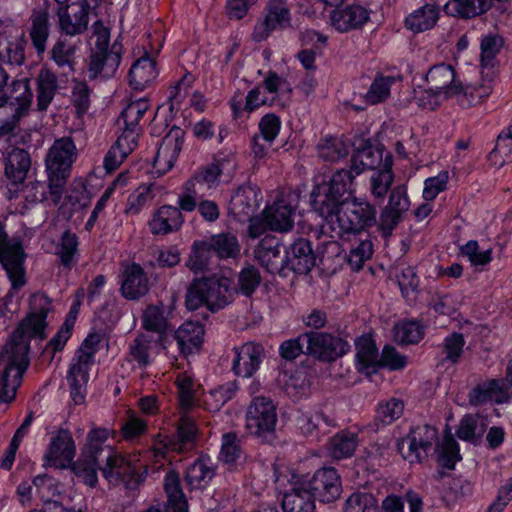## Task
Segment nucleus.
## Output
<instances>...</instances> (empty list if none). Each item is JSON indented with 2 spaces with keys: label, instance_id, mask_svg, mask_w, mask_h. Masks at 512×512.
Segmentation results:
<instances>
[{
  "label": "nucleus",
  "instance_id": "obj_14",
  "mask_svg": "<svg viewBox=\"0 0 512 512\" xmlns=\"http://www.w3.org/2000/svg\"><path fill=\"white\" fill-rule=\"evenodd\" d=\"M437 439V430L428 425L413 428L409 435L398 444V449L405 460L419 463L426 458L428 450Z\"/></svg>",
  "mask_w": 512,
  "mask_h": 512
},
{
  "label": "nucleus",
  "instance_id": "obj_30",
  "mask_svg": "<svg viewBox=\"0 0 512 512\" xmlns=\"http://www.w3.org/2000/svg\"><path fill=\"white\" fill-rule=\"evenodd\" d=\"M121 55L116 45L112 46V51L91 53L88 66V75L91 79L111 78L120 65Z\"/></svg>",
  "mask_w": 512,
  "mask_h": 512
},
{
  "label": "nucleus",
  "instance_id": "obj_62",
  "mask_svg": "<svg viewBox=\"0 0 512 512\" xmlns=\"http://www.w3.org/2000/svg\"><path fill=\"white\" fill-rule=\"evenodd\" d=\"M437 461L448 469L454 468L455 464L460 461L459 445L451 435H446L442 442L437 446Z\"/></svg>",
  "mask_w": 512,
  "mask_h": 512
},
{
  "label": "nucleus",
  "instance_id": "obj_29",
  "mask_svg": "<svg viewBox=\"0 0 512 512\" xmlns=\"http://www.w3.org/2000/svg\"><path fill=\"white\" fill-rule=\"evenodd\" d=\"M197 433V427L189 417H182L178 426V442H173L165 437L154 448L156 462L160 463V459H165L168 451H182L185 445L190 444Z\"/></svg>",
  "mask_w": 512,
  "mask_h": 512
},
{
  "label": "nucleus",
  "instance_id": "obj_46",
  "mask_svg": "<svg viewBox=\"0 0 512 512\" xmlns=\"http://www.w3.org/2000/svg\"><path fill=\"white\" fill-rule=\"evenodd\" d=\"M165 491L167 494L166 512H188V504L183 494L178 475L170 471L165 477Z\"/></svg>",
  "mask_w": 512,
  "mask_h": 512
},
{
  "label": "nucleus",
  "instance_id": "obj_3",
  "mask_svg": "<svg viewBox=\"0 0 512 512\" xmlns=\"http://www.w3.org/2000/svg\"><path fill=\"white\" fill-rule=\"evenodd\" d=\"M429 85L449 98H454L463 108H470L485 101L493 92V74L489 72L484 82L464 85L450 64H437L426 73Z\"/></svg>",
  "mask_w": 512,
  "mask_h": 512
},
{
  "label": "nucleus",
  "instance_id": "obj_45",
  "mask_svg": "<svg viewBox=\"0 0 512 512\" xmlns=\"http://www.w3.org/2000/svg\"><path fill=\"white\" fill-rule=\"evenodd\" d=\"M214 475L209 459L199 458L186 471L185 480L191 489L205 488Z\"/></svg>",
  "mask_w": 512,
  "mask_h": 512
},
{
  "label": "nucleus",
  "instance_id": "obj_54",
  "mask_svg": "<svg viewBox=\"0 0 512 512\" xmlns=\"http://www.w3.org/2000/svg\"><path fill=\"white\" fill-rule=\"evenodd\" d=\"M84 298V291L78 290L76 293L75 302L72 304L70 309V317L65 321V323L61 326L57 334L50 340L49 347L53 349V351H60L64 348L66 342L71 337L72 329L74 325L75 315L78 312V308L80 305L81 299Z\"/></svg>",
  "mask_w": 512,
  "mask_h": 512
},
{
  "label": "nucleus",
  "instance_id": "obj_32",
  "mask_svg": "<svg viewBox=\"0 0 512 512\" xmlns=\"http://www.w3.org/2000/svg\"><path fill=\"white\" fill-rule=\"evenodd\" d=\"M355 347L356 369L365 375L376 372L380 366V358L373 338L370 335H363L356 340Z\"/></svg>",
  "mask_w": 512,
  "mask_h": 512
},
{
  "label": "nucleus",
  "instance_id": "obj_59",
  "mask_svg": "<svg viewBox=\"0 0 512 512\" xmlns=\"http://www.w3.org/2000/svg\"><path fill=\"white\" fill-rule=\"evenodd\" d=\"M343 512H378V502L373 494L357 491L344 502Z\"/></svg>",
  "mask_w": 512,
  "mask_h": 512
},
{
  "label": "nucleus",
  "instance_id": "obj_63",
  "mask_svg": "<svg viewBox=\"0 0 512 512\" xmlns=\"http://www.w3.org/2000/svg\"><path fill=\"white\" fill-rule=\"evenodd\" d=\"M284 390L292 398H301L308 394L310 382L303 371H296L290 375L283 373Z\"/></svg>",
  "mask_w": 512,
  "mask_h": 512
},
{
  "label": "nucleus",
  "instance_id": "obj_56",
  "mask_svg": "<svg viewBox=\"0 0 512 512\" xmlns=\"http://www.w3.org/2000/svg\"><path fill=\"white\" fill-rule=\"evenodd\" d=\"M324 425H329V421L317 410L301 411L297 418V427L306 436H317Z\"/></svg>",
  "mask_w": 512,
  "mask_h": 512
},
{
  "label": "nucleus",
  "instance_id": "obj_40",
  "mask_svg": "<svg viewBox=\"0 0 512 512\" xmlns=\"http://www.w3.org/2000/svg\"><path fill=\"white\" fill-rule=\"evenodd\" d=\"M439 14L440 10L437 5L426 3L406 17L405 26L413 33L425 32L436 25Z\"/></svg>",
  "mask_w": 512,
  "mask_h": 512
},
{
  "label": "nucleus",
  "instance_id": "obj_50",
  "mask_svg": "<svg viewBox=\"0 0 512 512\" xmlns=\"http://www.w3.org/2000/svg\"><path fill=\"white\" fill-rule=\"evenodd\" d=\"M29 34L36 51L43 53L49 36L48 15L45 11L33 12Z\"/></svg>",
  "mask_w": 512,
  "mask_h": 512
},
{
  "label": "nucleus",
  "instance_id": "obj_48",
  "mask_svg": "<svg viewBox=\"0 0 512 512\" xmlns=\"http://www.w3.org/2000/svg\"><path fill=\"white\" fill-rule=\"evenodd\" d=\"M209 246L219 258H236L240 253V244L235 235L222 233L207 239Z\"/></svg>",
  "mask_w": 512,
  "mask_h": 512
},
{
  "label": "nucleus",
  "instance_id": "obj_19",
  "mask_svg": "<svg viewBox=\"0 0 512 512\" xmlns=\"http://www.w3.org/2000/svg\"><path fill=\"white\" fill-rule=\"evenodd\" d=\"M76 452L75 442L70 432L59 431L52 437L45 453V461L48 466L55 468H68L72 465Z\"/></svg>",
  "mask_w": 512,
  "mask_h": 512
},
{
  "label": "nucleus",
  "instance_id": "obj_1",
  "mask_svg": "<svg viewBox=\"0 0 512 512\" xmlns=\"http://www.w3.org/2000/svg\"><path fill=\"white\" fill-rule=\"evenodd\" d=\"M353 176L345 170L317 183L311 198L314 212L322 218L321 231L330 238L355 235L376 222V208L367 200L352 197Z\"/></svg>",
  "mask_w": 512,
  "mask_h": 512
},
{
  "label": "nucleus",
  "instance_id": "obj_10",
  "mask_svg": "<svg viewBox=\"0 0 512 512\" xmlns=\"http://www.w3.org/2000/svg\"><path fill=\"white\" fill-rule=\"evenodd\" d=\"M237 168L234 153L218 155L212 164L198 171L190 180V186L201 191L203 195L216 189L222 183H228Z\"/></svg>",
  "mask_w": 512,
  "mask_h": 512
},
{
  "label": "nucleus",
  "instance_id": "obj_26",
  "mask_svg": "<svg viewBox=\"0 0 512 512\" xmlns=\"http://www.w3.org/2000/svg\"><path fill=\"white\" fill-rule=\"evenodd\" d=\"M149 290V280L140 265L132 263L124 266L121 275V294L128 300L144 296Z\"/></svg>",
  "mask_w": 512,
  "mask_h": 512
},
{
  "label": "nucleus",
  "instance_id": "obj_4",
  "mask_svg": "<svg viewBox=\"0 0 512 512\" xmlns=\"http://www.w3.org/2000/svg\"><path fill=\"white\" fill-rule=\"evenodd\" d=\"M236 292L231 278L213 275L195 279L187 290L185 302L189 310L205 306L215 312L230 304Z\"/></svg>",
  "mask_w": 512,
  "mask_h": 512
},
{
  "label": "nucleus",
  "instance_id": "obj_5",
  "mask_svg": "<svg viewBox=\"0 0 512 512\" xmlns=\"http://www.w3.org/2000/svg\"><path fill=\"white\" fill-rule=\"evenodd\" d=\"M77 154L73 141L63 137L54 141L45 158V172L49 193L54 203H58L63 195L71 167Z\"/></svg>",
  "mask_w": 512,
  "mask_h": 512
},
{
  "label": "nucleus",
  "instance_id": "obj_39",
  "mask_svg": "<svg viewBox=\"0 0 512 512\" xmlns=\"http://www.w3.org/2000/svg\"><path fill=\"white\" fill-rule=\"evenodd\" d=\"M383 162V149L366 144L357 149L351 158V171H348L353 178L365 170L379 168Z\"/></svg>",
  "mask_w": 512,
  "mask_h": 512
},
{
  "label": "nucleus",
  "instance_id": "obj_20",
  "mask_svg": "<svg viewBox=\"0 0 512 512\" xmlns=\"http://www.w3.org/2000/svg\"><path fill=\"white\" fill-rule=\"evenodd\" d=\"M162 349V336L141 334L129 345L127 359L134 366L143 369L153 362Z\"/></svg>",
  "mask_w": 512,
  "mask_h": 512
},
{
  "label": "nucleus",
  "instance_id": "obj_8",
  "mask_svg": "<svg viewBox=\"0 0 512 512\" xmlns=\"http://www.w3.org/2000/svg\"><path fill=\"white\" fill-rule=\"evenodd\" d=\"M112 434V431L107 428H95L89 431L81 456L73 465L75 475L90 487H94L98 482V455L104 451V443Z\"/></svg>",
  "mask_w": 512,
  "mask_h": 512
},
{
  "label": "nucleus",
  "instance_id": "obj_9",
  "mask_svg": "<svg viewBox=\"0 0 512 512\" xmlns=\"http://www.w3.org/2000/svg\"><path fill=\"white\" fill-rule=\"evenodd\" d=\"M25 259L22 244L7 237L0 221V263L6 271L12 290H17L26 283Z\"/></svg>",
  "mask_w": 512,
  "mask_h": 512
},
{
  "label": "nucleus",
  "instance_id": "obj_6",
  "mask_svg": "<svg viewBox=\"0 0 512 512\" xmlns=\"http://www.w3.org/2000/svg\"><path fill=\"white\" fill-rule=\"evenodd\" d=\"M290 93L291 88L283 78L275 73H269L261 85L249 91L244 105L233 100L231 109L236 116H239L243 111L251 113L263 105H283Z\"/></svg>",
  "mask_w": 512,
  "mask_h": 512
},
{
  "label": "nucleus",
  "instance_id": "obj_55",
  "mask_svg": "<svg viewBox=\"0 0 512 512\" xmlns=\"http://www.w3.org/2000/svg\"><path fill=\"white\" fill-rule=\"evenodd\" d=\"M57 88L56 76L47 69H41L38 76V108L45 110L54 98Z\"/></svg>",
  "mask_w": 512,
  "mask_h": 512
},
{
  "label": "nucleus",
  "instance_id": "obj_53",
  "mask_svg": "<svg viewBox=\"0 0 512 512\" xmlns=\"http://www.w3.org/2000/svg\"><path fill=\"white\" fill-rule=\"evenodd\" d=\"M488 161L495 168H500L512 162V134L510 130L503 131L498 136L495 148L488 155Z\"/></svg>",
  "mask_w": 512,
  "mask_h": 512
},
{
  "label": "nucleus",
  "instance_id": "obj_13",
  "mask_svg": "<svg viewBox=\"0 0 512 512\" xmlns=\"http://www.w3.org/2000/svg\"><path fill=\"white\" fill-rule=\"evenodd\" d=\"M301 340L306 343L305 353L318 359L332 361L349 351L347 341L339 337L321 332H309L301 335Z\"/></svg>",
  "mask_w": 512,
  "mask_h": 512
},
{
  "label": "nucleus",
  "instance_id": "obj_21",
  "mask_svg": "<svg viewBox=\"0 0 512 512\" xmlns=\"http://www.w3.org/2000/svg\"><path fill=\"white\" fill-rule=\"evenodd\" d=\"M261 201V191L256 186H242L231 197L229 214L239 221L250 220Z\"/></svg>",
  "mask_w": 512,
  "mask_h": 512
},
{
  "label": "nucleus",
  "instance_id": "obj_36",
  "mask_svg": "<svg viewBox=\"0 0 512 512\" xmlns=\"http://www.w3.org/2000/svg\"><path fill=\"white\" fill-rule=\"evenodd\" d=\"M284 264L297 273H308L315 265L310 243L303 239L294 242L284 256Z\"/></svg>",
  "mask_w": 512,
  "mask_h": 512
},
{
  "label": "nucleus",
  "instance_id": "obj_44",
  "mask_svg": "<svg viewBox=\"0 0 512 512\" xmlns=\"http://www.w3.org/2000/svg\"><path fill=\"white\" fill-rule=\"evenodd\" d=\"M491 0H449L444 5L447 14L462 18H472L486 12Z\"/></svg>",
  "mask_w": 512,
  "mask_h": 512
},
{
  "label": "nucleus",
  "instance_id": "obj_22",
  "mask_svg": "<svg viewBox=\"0 0 512 512\" xmlns=\"http://www.w3.org/2000/svg\"><path fill=\"white\" fill-rule=\"evenodd\" d=\"M93 363V361L89 360L88 356H80L78 354L72 359L67 372V381L75 404H81L85 399L89 372Z\"/></svg>",
  "mask_w": 512,
  "mask_h": 512
},
{
  "label": "nucleus",
  "instance_id": "obj_51",
  "mask_svg": "<svg viewBox=\"0 0 512 512\" xmlns=\"http://www.w3.org/2000/svg\"><path fill=\"white\" fill-rule=\"evenodd\" d=\"M58 17L61 29L69 35L81 33L88 25V16L84 9L71 13L68 7H61Z\"/></svg>",
  "mask_w": 512,
  "mask_h": 512
},
{
  "label": "nucleus",
  "instance_id": "obj_64",
  "mask_svg": "<svg viewBox=\"0 0 512 512\" xmlns=\"http://www.w3.org/2000/svg\"><path fill=\"white\" fill-rule=\"evenodd\" d=\"M423 334V327L416 321H403L394 326V338L401 344L417 343Z\"/></svg>",
  "mask_w": 512,
  "mask_h": 512
},
{
  "label": "nucleus",
  "instance_id": "obj_41",
  "mask_svg": "<svg viewBox=\"0 0 512 512\" xmlns=\"http://www.w3.org/2000/svg\"><path fill=\"white\" fill-rule=\"evenodd\" d=\"M254 256L262 266L271 272L284 264V257L281 256V245L272 236H266L260 241L254 250Z\"/></svg>",
  "mask_w": 512,
  "mask_h": 512
},
{
  "label": "nucleus",
  "instance_id": "obj_17",
  "mask_svg": "<svg viewBox=\"0 0 512 512\" xmlns=\"http://www.w3.org/2000/svg\"><path fill=\"white\" fill-rule=\"evenodd\" d=\"M183 143L184 131L179 127H172L163 138L154 158L155 173L163 175L173 168Z\"/></svg>",
  "mask_w": 512,
  "mask_h": 512
},
{
  "label": "nucleus",
  "instance_id": "obj_23",
  "mask_svg": "<svg viewBox=\"0 0 512 512\" xmlns=\"http://www.w3.org/2000/svg\"><path fill=\"white\" fill-rule=\"evenodd\" d=\"M289 482L290 490L283 495V512H314V500L304 486L303 476L293 474Z\"/></svg>",
  "mask_w": 512,
  "mask_h": 512
},
{
  "label": "nucleus",
  "instance_id": "obj_27",
  "mask_svg": "<svg viewBox=\"0 0 512 512\" xmlns=\"http://www.w3.org/2000/svg\"><path fill=\"white\" fill-rule=\"evenodd\" d=\"M184 222L181 211L171 205H163L152 214L148 227L153 235H167L178 231Z\"/></svg>",
  "mask_w": 512,
  "mask_h": 512
},
{
  "label": "nucleus",
  "instance_id": "obj_24",
  "mask_svg": "<svg viewBox=\"0 0 512 512\" xmlns=\"http://www.w3.org/2000/svg\"><path fill=\"white\" fill-rule=\"evenodd\" d=\"M108 450V456L106 464L102 467L103 476L109 481H117L118 479H124L127 476H133L142 468L145 467L140 463V459L136 457L123 458L117 454L109 446H104V450Z\"/></svg>",
  "mask_w": 512,
  "mask_h": 512
},
{
  "label": "nucleus",
  "instance_id": "obj_16",
  "mask_svg": "<svg viewBox=\"0 0 512 512\" xmlns=\"http://www.w3.org/2000/svg\"><path fill=\"white\" fill-rule=\"evenodd\" d=\"M304 486L311 497L323 503H330L341 495V481L334 468H323L314 473L312 478L303 477Z\"/></svg>",
  "mask_w": 512,
  "mask_h": 512
},
{
  "label": "nucleus",
  "instance_id": "obj_2",
  "mask_svg": "<svg viewBox=\"0 0 512 512\" xmlns=\"http://www.w3.org/2000/svg\"><path fill=\"white\" fill-rule=\"evenodd\" d=\"M31 304L40 305V309L31 312L13 332L10 340L0 353V404L10 402L15 398L22 375L28 366L27 353L31 338L43 339L46 337V316L48 311L47 298L42 294H35Z\"/></svg>",
  "mask_w": 512,
  "mask_h": 512
},
{
  "label": "nucleus",
  "instance_id": "obj_25",
  "mask_svg": "<svg viewBox=\"0 0 512 512\" xmlns=\"http://www.w3.org/2000/svg\"><path fill=\"white\" fill-rule=\"evenodd\" d=\"M263 359V347L252 342L235 348L233 360L234 372L244 378L251 377L259 368Z\"/></svg>",
  "mask_w": 512,
  "mask_h": 512
},
{
  "label": "nucleus",
  "instance_id": "obj_28",
  "mask_svg": "<svg viewBox=\"0 0 512 512\" xmlns=\"http://www.w3.org/2000/svg\"><path fill=\"white\" fill-rule=\"evenodd\" d=\"M370 19V12L361 5H349L336 9L331 15V25L339 32L361 28Z\"/></svg>",
  "mask_w": 512,
  "mask_h": 512
},
{
  "label": "nucleus",
  "instance_id": "obj_37",
  "mask_svg": "<svg viewBox=\"0 0 512 512\" xmlns=\"http://www.w3.org/2000/svg\"><path fill=\"white\" fill-rule=\"evenodd\" d=\"M503 46V40L499 35L488 34L483 36L480 48V67H481V79L480 82H484V78L489 72L493 74V87L496 81V72L494 70L496 64V57Z\"/></svg>",
  "mask_w": 512,
  "mask_h": 512
},
{
  "label": "nucleus",
  "instance_id": "obj_43",
  "mask_svg": "<svg viewBox=\"0 0 512 512\" xmlns=\"http://www.w3.org/2000/svg\"><path fill=\"white\" fill-rule=\"evenodd\" d=\"M487 425L485 417L478 414H467L460 420L456 435L463 441L476 444L481 440Z\"/></svg>",
  "mask_w": 512,
  "mask_h": 512
},
{
  "label": "nucleus",
  "instance_id": "obj_52",
  "mask_svg": "<svg viewBox=\"0 0 512 512\" xmlns=\"http://www.w3.org/2000/svg\"><path fill=\"white\" fill-rule=\"evenodd\" d=\"M358 445L357 435L348 431L336 434L329 443V453L335 459L350 457Z\"/></svg>",
  "mask_w": 512,
  "mask_h": 512
},
{
  "label": "nucleus",
  "instance_id": "obj_38",
  "mask_svg": "<svg viewBox=\"0 0 512 512\" xmlns=\"http://www.w3.org/2000/svg\"><path fill=\"white\" fill-rule=\"evenodd\" d=\"M158 70L155 61L147 55L136 60L129 71V83L135 90H144L157 78Z\"/></svg>",
  "mask_w": 512,
  "mask_h": 512
},
{
  "label": "nucleus",
  "instance_id": "obj_7",
  "mask_svg": "<svg viewBox=\"0 0 512 512\" xmlns=\"http://www.w3.org/2000/svg\"><path fill=\"white\" fill-rule=\"evenodd\" d=\"M295 207L285 199L268 205L261 214L250 218L248 235L257 238L267 231L288 232L294 226Z\"/></svg>",
  "mask_w": 512,
  "mask_h": 512
},
{
  "label": "nucleus",
  "instance_id": "obj_15",
  "mask_svg": "<svg viewBox=\"0 0 512 512\" xmlns=\"http://www.w3.org/2000/svg\"><path fill=\"white\" fill-rule=\"evenodd\" d=\"M291 16L286 0H270L263 18L255 24L252 39L256 42L266 40L275 30L290 26Z\"/></svg>",
  "mask_w": 512,
  "mask_h": 512
},
{
  "label": "nucleus",
  "instance_id": "obj_61",
  "mask_svg": "<svg viewBox=\"0 0 512 512\" xmlns=\"http://www.w3.org/2000/svg\"><path fill=\"white\" fill-rule=\"evenodd\" d=\"M404 411V403L398 398L381 401L376 409L375 421L381 425H389L399 419Z\"/></svg>",
  "mask_w": 512,
  "mask_h": 512
},
{
  "label": "nucleus",
  "instance_id": "obj_34",
  "mask_svg": "<svg viewBox=\"0 0 512 512\" xmlns=\"http://www.w3.org/2000/svg\"><path fill=\"white\" fill-rule=\"evenodd\" d=\"M5 33H8V36H0V59L11 64H22L25 59L26 44L23 31L14 26H8Z\"/></svg>",
  "mask_w": 512,
  "mask_h": 512
},
{
  "label": "nucleus",
  "instance_id": "obj_47",
  "mask_svg": "<svg viewBox=\"0 0 512 512\" xmlns=\"http://www.w3.org/2000/svg\"><path fill=\"white\" fill-rule=\"evenodd\" d=\"M236 390L237 387L232 382L219 385L203 395L202 405L210 412H217L232 399Z\"/></svg>",
  "mask_w": 512,
  "mask_h": 512
},
{
  "label": "nucleus",
  "instance_id": "obj_58",
  "mask_svg": "<svg viewBox=\"0 0 512 512\" xmlns=\"http://www.w3.org/2000/svg\"><path fill=\"white\" fill-rule=\"evenodd\" d=\"M393 182L391 159L385 157L383 166L371 176V193L376 198H383Z\"/></svg>",
  "mask_w": 512,
  "mask_h": 512
},
{
  "label": "nucleus",
  "instance_id": "obj_42",
  "mask_svg": "<svg viewBox=\"0 0 512 512\" xmlns=\"http://www.w3.org/2000/svg\"><path fill=\"white\" fill-rule=\"evenodd\" d=\"M31 166L30 155L23 149H13L6 158L5 174L13 184L22 183Z\"/></svg>",
  "mask_w": 512,
  "mask_h": 512
},
{
  "label": "nucleus",
  "instance_id": "obj_31",
  "mask_svg": "<svg viewBox=\"0 0 512 512\" xmlns=\"http://www.w3.org/2000/svg\"><path fill=\"white\" fill-rule=\"evenodd\" d=\"M204 327L194 321H186L175 331V340L184 356L199 352L204 342Z\"/></svg>",
  "mask_w": 512,
  "mask_h": 512
},
{
  "label": "nucleus",
  "instance_id": "obj_57",
  "mask_svg": "<svg viewBox=\"0 0 512 512\" xmlns=\"http://www.w3.org/2000/svg\"><path fill=\"white\" fill-rule=\"evenodd\" d=\"M179 402L182 408H189L194 402L197 383L189 371L178 372L175 379Z\"/></svg>",
  "mask_w": 512,
  "mask_h": 512
},
{
  "label": "nucleus",
  "instance_id": "obj_60",
  "mask_svg": "<svg viewBox=\"0 0 512 512\" xmlns=\"http://www.w3.org/2000/svg\"><path fill=\"white\" fill-rule=\"evenodd\" d=\"M320 157L327 161H338L348 154V145L340 138L324 137L317 145Z\"/></svg>",
  "mask_w": 512,
  "mask_h": 512
},
{
  "label": "nucleus",
  "instance_id": "obj_33",
  "mask_svg": "<svg viewBox=\"0 0 512 512\" xmlns=\"http://www.w3.org/2000/svg\"><path fill=\"white\" fill-rule=\"evenodd\" d=\"M410 206L406 189L396 187L393 189L388 204L380 217V225L383 230L391 231Z\"/></svg>",
  "mask_w": 512,
  "mask_h": 512
},
{
  "label": "nucleus",
  "instance_id": "obj_49",
  "mask_svg": "<svg viewBox=\"0 0 512 512\" xmlns=\"http://www.w3.org/2000/svg\"><path fill=\"white\" fill-rule=\"evenodd\" d=\"M396 82L393 76L379 75L375 77L366 93L361 95L366 105H376L386 101L391 93V87Z\"/></svg>",
  "mask_w": 512,
  "mask_h": 512
},
{
  "label": "nucleus",
  "instance_id": "obj_35",
  "mask_svg": "<svg viewBox=\"0 0 512 512\" xmlns=\"http://www.w3.org/2000/svg\"><path fill=\"white\" fill-rule=\"evenodd\" d=\"M162 195V186L155 183L142 184L128 196L124 212L127 215H137Z\"/></svg>",
  "mask_w": 512,
  "mask_h": 512
},
{
  "label": "nucleus",
  "instance_id": "obj_18",
  "mask_svg": "<svg viewBox=\"0 0 512 512\" xmlns=\"http://www.w3.org/2000/svg\"><path fill=\"white\" fill-rule=\"evenodd\" d=\"M8 74L0 67V108L11 100V105L16 106L15 112L17 116L24 114L30 107L32 102V92L29 87L28 79H20L13 81L10 95L7 94Z\"/></svg>",
  "mask_w": 512,
  "mask_h": 512
},
{
  "label": "nucleus",
  "instance_id": "obj_12",
  "mask_svg": "<svg viewBox=\"0 0 512 512\" xmlns=\"http://www.w3.org/2000/svg\"><path fill=\"white\" fill-rule=\"evenodd\" d=\"M512 397V359L506 369L504 380L489 379L477 384L469 393V402L478 406L487 402L505 403Z\"/></svg>",
  "mask_w": 512,
  "mask_h": 512
},
{
  "label": "nucleus",
  "instance_id": "obj_11",
  "mask_svg": "<svg viewBox=\"0 0 512 512\" xmlns=\"http://www.w3.org/2000/svg\"><path fill=\"white\" fill-rule=\"evenodd\" d=\"M246 429L252 435L267 438L273 435L277 423L276 406L270 398L257 396L246 411Z\"/></svg>",
  "mask_w": 512,
  "mask_h": 512
}]
</instances>
